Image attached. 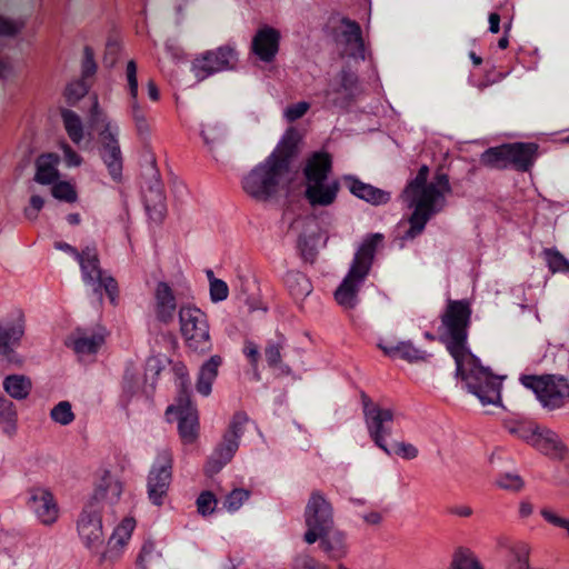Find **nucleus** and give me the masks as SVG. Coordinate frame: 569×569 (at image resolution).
I'll list each match as a JSON object with an SVG mask.
<instances>
[{"label": "nucleus", "instance_id": "obj_1", "mask_svg": "<svg viewBox=\"0 0 569 569\" xmlns=\"http://www.w3.org/2000/svg\"><path fill=\"white\" fill-rule=\"evenodd\" d=\"M471 315V305L467 299H449L440 317L441 326L446 329L442 341L455 360L456 377L465 382L467 390L483 406L496 405L500 400L501 380L489 368L483 367L468 347Z\"/></svg>", "mask_w": 569, "mask_h": 569}, {"label": "nucleus", "instance_id": "obj_2", "mask_svg": "<svg viewBox=\"0 0 569 569\" xmlns=\"http://www.w3.org/2000/svg\"><path fill=\"white\" fill-rule=\"evenodd\" d=\"M299 140L295 129L287 130L274 150L242 179L244 192L261 202L277 196L298 153Z\"/></svg>", "mask_w": 569, "mask_h": 569}, {"label": "nucleus", "instance_id": "obj_3", "mask_svg": "<svg viewBox=\"0 0 569 569\" xmlns=\"http://www.w3.org/2000/svg\"><path fill=\"white\" fill-rule=\"evenodd\" d=\"M429 168L423 164L416 177L408 182L403 190L405 201L413 211L409 217V229L403 239H415L420 236L429 220L443 211L447 200L438 190L436 183L428 182Z\"/></svg>", "mask_w": 569, "mask_h": 569}, {"label": "nucleus", "instance_id": "obj_4", "mask_svg": "<svg viewBox=\"0 0 569 569\" xmlns=\"http://www.w3.org/2000/svg\"><path fill=\"white\" fill-rule=\"evenodd\" d=\"M383 241L381 233L368 236L356 251L347 276L335 291L336 301L346 309L358 303V293L370 272L378 247Z\"/></svg>", "mask_w": 569, "mask_h": 569}, {"label": "nucleus", "instance_id": "obj_5", "mask_svg": "<svg viewBox=\"0 0 569 569\" xmlns=\"http://www.w3.org/2000/svg\"><path fill=\"white\" fill-rule=\"evenodd\" d=\"M181 336L189 350L203 355L212 349L207 315L196 306H181L179 310Z\"/></svg>", "mask_w": 569, "mask_h": 569}, {"label": "nucleus", "instance_id": "obj_6", "mask_svg": "<svg viewBox=\"0 0 569 569\" xmlns=\"http://www.w3.org/2000/svg\"><path fill=\"white\" fill-rule=\"evenodd\" d=\"M248 421L249 417L244 411L234 412L228 429L222 436L221 442L217 445L207 460L204 466V473L207 476L212 477L217 475L232 460L239 449L240 439L244 433Z\"/></svg>", "mask_w": 569, "mask_h": 569}, {"label": "nucleus", "instance_id": "obj_7", "mask_svg": "<svg viewBox=\"0 0 569 569\" xmlns=\"http://www.w3.org/2000/svg\"><path fill=\"white\" fill-rule=\"evenodd\" d=\"M77 261L80 266L83 283L92 288L97 300L102 301L104 291L110 302L114 305L119 293L118 282L113 277L104 274L100 268L97 249L94 247H86L82 249Z\"/></svg>", "mask_w": 569, "mask_h": 569}, {"label": "nucleus", "instance_id": "obj_8", "mask_svg": "<svg viewBox=\"0 0 569 569\" xmlns=\"http://www.w3.org/2000/svg\"><path fill=\"white\" fill-rule=\"evenodd\" d=\"M520 382L536 395L543 408L556 410L569 402V381L556 375H522Z\"/></svg>", "mask_w": 569, "mask_h": 569}, {"label": "nucleus", "instance_id": "obj_9", "mask_svg": "<svg viewBox=\"0 0 569 569\" xmlns=\"http://www.w3.org/2000/svg\"><path fill=\"white\" fill-rule=\"evenodd\" d=\"M303 517L307 528L303 540L308 545H313L320 537L327 533L329 529H333L332 506L318 490L311 492L305 508Z\"/></svg>", "mask_w": 569, "mask_h": 569}, {"label": "nucleus", "instance_id": "obj_10", "mask_svg": "<svg viewBox=\"0 0 569 569\" xmlns=\"http://www.w3.org/2000/svg\"><path fill=\"white\" fill-rule=\"evenodd\" d=\"M173 456L171 450L158 451L147 477V493L150 502L157 507L163 505L172 480Z\"/></svg>", "mask_w": 569, "mask_h": 569}, {"label": "nucleus", "instance_id": "obj_11", "mask_svg": "<svg viewBox=\"0 0 569 569\" xmlns=\"http://www.w3.org/2000/svg\"><path fill=\"white\" fill-rule=\"evenodd\" d=\"M361 402L368 433L381 450L388 445L387 437L392 433L393 411L381 408L368 395L361 392Z\"/></svg>", "mask_w": 569, "mask_h": 569}, {"label": "nucleus", "instance_id": "obj_12", "mask_svg": "<svg viewBox=\"0 0 569 569\" xmlns=\"http://www.w3.org/2000/svg\"><path fill=\"white\" fill-rule=\"evenodd\" d=\"M77 531L83 546L91 553H98L104 540L102 507L94 501H88L78 517Z\"/></svg>", "mask_w": 569, "mask_h": 569}, {"label": "nucleus", "instance_id": "obj_13", "mask_svg": "<svg viewBox=\"0 0 569 569\" xmlns=\"http://www.w3.org/2000/svg\"><path fill=\"white\" fill-rule=\"evenodd\" d=\"M358 94V76L349 68L343 67L340 72L328 81L323 91L326 102L340 109L348 108Z\"/></svg>", "mask_w": 569, "mask_h": 569}, {"label": "nucleus", "instance_id": "obj_14", "mask_svg": "<svg viewBox=\"0 0 569 569\" xmlns=\"http://www.w3.org/2000/svg\"><path fill=\"white\" fill-rule=\"evenodd\" d=\"M118 127L112 128L108 122L99 132L100 157L106 164L111 179L119 182L122 178V153L118 141Z\"/></svg>", "mask_w": 569, "mask_h": 569}, {"label": "nucleus", "instance_id": "obj_15", "mask_svg": "<svg viewBox=\"0 0 569 569\" xmlns=\"http://www.w3.org/2000/svg\"><path fill=\"white\" fill-rule=\"evenodd\" d=\"M237 61V52L229 46L204 52L194 59L192 69L198 79H206L216 72L230 70Z\"/></svg>", "mask_w": 569, "mask_h": 569}, {"label": "nucleus", "instance_id": "obj_16", "mask_svg": "<svg viewBox=\"0 0 569 569\" xmlns=\"http://www.w3.org/2000/svg\"><path fill=\"white\" fill-rule=\"evenodd\" d=\"M174 412L178 419L179 436L184 445L193 443L199 436V419L197 409L187 395H181L178 405L169 406L167 415Z\"/></svg>", "mask_w": 569, "mask_h": 569}, {"label": "nucleus", "instance_id": "obj_17", "mask_svg": "<svg viewBox=\"0 0 569 569\" xmlns=\"http://www.w3.org/2000/svg\"><path fill=\"white\" fill-rule=\"evenodd\" d=\"M136 527V520L131 517L124 518L113 530L107 542L106 550L99 555V565L104 567L117 561L131 538Z\"/></svg>", "mask_w": 569, "mask_h": 569}, {"label": "nucleus", "instance_id": "obj_18", "mask_svg": "<svg viewBox=\"0 0 569 569\" xmlns=\"http://www.w3.org/2000/svg\"><path fill=\"white\" fill-rule=\"evenodd\" d=\"M136 527V520L131 517L124 518L113 530L107 542L106 550L99 555V565L104 567L117 561L131 538Z\"/></svg>", "mask_w": 569, "mask_h": 569}, {"label": "nucleus", "instance_id": "obj_19", "mask_svg": "<svg viewBox=\"0 0 569 569\" xmlns=\"http://www.w3.org/2000/svg\"><path fill=\"white\" fill-rule=\"evenodd\" d=\"M24 327V315L21 310H16L0 320V353L2 356L9 357L20 345Z\"/></svg>", "mask_w": 569, "mask_h": 569}, {"label": "nucleus", "instance_id": "obj_20", "mask_svg": "<svg viewBox=\"0 0 569 569\" xmlns=\"http://www.w3.org/2000/svg\"><path fill=\"white\" fill-rule=\"evenodd\" d=\"M280 32L270 26L259 28L252 38L251 51L259 60L272 62L279 51Z\"/></svg>", "mask_w": 569, "mask_h": 569}, {"label": "nucleus", "instance_id": "obj_21", "mask_svg": "<svg viewBox=\"0 0 569 569\" xmlns=\"http://www.w3.org/2000/svg\"><path fill=\"white\" fill-rule=\"evenodd\" d=\"M510 168L518 172H530L539 157L536 142H507Z\"/></svg>", "mask_w": 569, "mask_h": 569}, {"label": "nucleus", "instance_id": "obj_22", "mask_svg": "<svg viewBox=\"0 0 569 569\" xmlns=\"http://www.w3.org/2000/svg\"><path fill=\"white\" fill-rule=\"evenodd\" d=\"M303 186V197L312 208L331 206L337 200L340 190V182L337 179L305 183Z\"/></svg>", "mask_w": 569, "mask_h": 569}, {"label": "nucleus", "instance_id": "obj_23", "mask_svg": "<svg viewBox=\"0 0 569 569\" xmlns=\"http://www.w3.org/2000/svg\"><path fill=\"white\" fill-rule=\"evenodd\" d=\"M152 179L143 192L144 208L151 220L161 222L166 213L163 184L159 179L158 171L152 168Z\"/></svg>", "mask_w": 569, "mask_h": 569}, {"label": "nucleus", "instance_id": "obj_24", "mask_svg": "<svg viewBox=\"0 0 569 569\" xmlns=\"http://www.w3.org/2000/svg\"><path fill=\"white\" fill-rule=\"evenodd\" d=\"M29 508L43 525H52L58 518V506L51 492L46 489L36 488L30 491L28 499Z\"/></svg>", "mask_w": 569, "mask_h": 569}, {"label": "nucleus", "instance_id": "obj_25", "mask_svg": "<svg viewBox=\"0 0 569 569\" xmlns=\"http://www.w3.org/2000/svg\"><path fill=\"white\" fill-rule=\"evenodd\" d=\"M332 171V157L326 151L312 152L306 160L302 169L303 184L325 182Z\"/></svg>", "mask_w": 569, "mask_h": 569}, {"label": "nucleus", "instance_id": "obj_26", "mask_svg": "<svg viewBox=\"0 0 569 569\" xmlns=\"http://www.w3.org/2000/svg\"><path fill=\"white\" fill-rule=\"evenodd\" d=\"M342 180L355 197L373 206L386 204L391 199L389 192L366 183L352 174L343 176Z\"/></svg>", "mask_w": 569, "mask_h": 569}, {"label": "nucleus", "instance_id": "obj_27", "mask_svg": "<svg viewBox=\"0 0 569 569\" xmlns=\"http://www.w3.org/2000/svg\"><path fill=\"white\" fill-rule=\"evenodd\" d=\"M121 493V482L110 471H103L89 501H94L101 507L102 502H106L111 508H114L120 500Z\"/></svg>", "mask_w": 569, "mask_h": 569}, {"label": "nucleus", "instance_id": "obj_28", "mask_svg": "<svg viewBox=\"0 0 569 569\" xmlns=\"http://www.w3.org/2000/svg\"><path fill=\"white\" fill-rule=\"evenodd\" d=\"M129 93L132 99L131 117L134 121L138 134L143 137L149 133V124L146 114L139 106L138 98V79H137V64L133 60L128 61L126 69Z\"/></svg>", "mask_w": 569, "mask_h": 569}, {"label": "nucleus", "instance_id": "obj_29", "mask_svg": "<svg viewBox=\"0 0 569 569\" xmlns=\"http://www.w3.org/2000/svg\"><path fill=\"white\" fill-rule=\"evenodd\" d=\"M318 541L320 549L330 560H341L349 552L348 536L341 530L329 529Z\"/></svg>", "mask_w": 569, "mask_h": 569}, {"label": "nucleus", "instance_id": "obj_30", "mask_svg": "<svg viewBox=\"0 0 569 569\" xmlns=\"http://www.w3.org/2000/svg\"><path fill=\"white\" fill-rule=\"evenodd\" d=\"M341 24L343 26L341 36L348 48L349 56L355 59L365 60L366 50L360 24L347 17L341 19Z\"/></svg>", "mask_w": 569, "mask_h": 569}, {"label": "nucleus", "instance_id": "obj_31", "mask_svg": "<svg viewBox=\"0 0 569 569\" xmlns=\"http://www.w3.org/2000/svg\"><path fill=\"white\" fill-rule=\"evenodd\" d=\"M156 313L159 321L169 323L173 320L177 309L176 297L167 282H159L154 292Z\"/></svg>", "mask_w": 569, "mask_h": 569}, {"label": "nucleus", "instance_id": "obj_32", "mask_svg": "<svg viewBox=\"0 0 569 569\" xmlns=\"http://www.w3.org/2000/svg\"><path fill=\"white\" fill-rule=\"evenodd\" d=\"M222 365V358L218 355L211 356L200 367L196 383L197 391L207 397L211 393L212 383L216 380L219 367Z\"/></svg>", "mask_w": 569, "mask_h": 569}, {"label": "nucleus", "instance_id": "obj_33", "mask_svg": "<svg viewBox=\"0 0 569 569\" xmlns=\"http://www.w3.org/2000/svg\"><path fill=\"white\" fill-rule=\"evenodd\" d=\"M537 450L547 456L560 458L563 455L565 446L558 435L550 429L540 427L532 443Z\"/></svg>", "mask_w": 569, "mask_h": 569}, {"label": "nucleus", "instance_id": "obj_34", "mask_svg": "<svg viewBox=\"0 0 569 569\" xmlns=\"http://www.w3.org/2000/svg\"><path fill=\"white\" fill-rule=\"evenodd\" d=\"M59 157L52 153L41 154L36 161L34 180L40 184H50L59 177L57 166Z\"/></svg>", "mask_w": 569, "mask_h": 569}, {"label": "nucleus", "instance_id": "obj_35", "mask_svg": "<svg viewBox=\"0 0 569 569\" xmlns=\"http://www.w3.org/2000/svg\"><path fill=\"white\" fill-rule=\"evenodd\" d=\"M286 346V338L278 333L276 339L267 341L264 348V357L268 366L272 369H279L282 373H289L290 367L282 363L281 351Z\"/></svg>", "mask_w": 569, "mask_h": 569}, {"label": "nucleus", "instance_id": "obj_36", "mask_svg": "<svg viewBox=\"0 0 569 569\" xmlns=\"http://www.w3.org/2000/svg\"><path fill=\"white\" fill-rule=\"evenodd\" d=\"M480 162L482 166L497 169L506 170L510 168L508 143H502L496 147L486 149L480 156Z\"/></svg>", "mask_w": 569, "mask_h": 569}, {"label": "nucleus", "instance_id": "obj_37", "mask_svg": "<svg viewBox=\"0 0 569 569\" xmlns=\"http://www.w3.org/2000/svg\"><path fill=\"white\" fill-rule=\"evenodd\" d=\"M379 348L386 356H399L408 362L425 360L426 358V351L416 348L410 341H401L396 346L379 345Z\"/></svg>", "mask_w": 569, "mask_h": 569}, {"label": "nucleus", "instance_id": "obj_38", "mask_svg": "<svg viewBox=\"0 0 569 569\" xmlns=\"http://www.w3.org/2000/svg\"><path fill=\"white\" fill-rule=\"evenodd\" d=\"M284 284L295 299H303L312 291L310 280L300 271H288L284 276Z\"/></svg>", "mask_w": 569, "mask_h": 569}, {"label": "nucleus", "instance_id": "obj_39", "mask_svg": "<svg viewBox=\"0 0 569 569\" xmlns=\"http://www.w3.org/2000/svg\"><path fill=\"white\" fill-rule=\"evenodd\" d=\"M2 385L4 391L16 400L26 399L32 389L30 378L23 375H9L4 378Z\"/></svg>", "mask_w": 569, "mask_h": 569}, {"label": "nucleus", "instance_id": "obj_40", "mask_svg": "<svg viewBox=\"0 0 569 569\" xmlns=\"http://www.w3.org/2000/svg\"><path fill=\"white\" fill-rule=\"evenodd\" d=\"M103 338L100 335H87L81 330L77 331V336L71 341V347L76 353L92 355L98 351Z\"/></svg>", "mask_w": 569, "mask_h": 569}, {"label": "nucleus", "instance_id": "obj_41", "mask_svg": "<svg viewBox=\"0 0 569 569\" xmlns=\"http://www.w3.org/2000/svg\"><path fill=\"white\" fill-rule=\"evenodd\" d=\"M18 413L16 406L11 400L0 393V423L3 426V432L11 436L17 430Z\"/></svg>", "mask_w": 569, "mask_h": 569}, {"label": "nucleus", "instance_id": "obj_42", "mask_svg": "<svg viewBox=\"0 0 569 569\" xmlns=\"http://www.w3.org/2000/svg\"><path fill=\"white\" fill-rule=\"evenodd\" d=\"M61 116L69 138L72 142L79 144L83 139V127L80 117L69 109H64Z\"/></svg>", "mask_w": 569, "mask_h": 569}, {"label": "nucleus", "instance_id": "obj_43", "mask_svg": "<svg viewBox=\"0 0 569 569\" xmlns=\"http://www.w3.org/2000/svg\"><path fill=\"white\" fill-rule=\"evenodd\" d=\"M542 254L552 273H569V261L558 249L546 248Z\"/></svg>", "mask_w": 569, "mask_h": 569}, {"label": "nucleus", "instance_id": "obj_44", "mask_svg": "<svg viewBox=\"0 0 569 569\" xmlns=\"http://www.w3.org/2000/svg\"><path fill=\"white\" fill-rule=\"evenodd\" d=\"M508 431L532 446L540 426L532 422L512 421L506 425Z\"/></svg>", "mask_w": 569, "mask_h": 569}, {"label": "nucleus", "instance_id": "obj_45", "mask_svg": "<svg viewBox=\"0 0 569 569\" xmlns=\"http://www.w3.org/2000/svg\"><path fill=\"white\" fill-rule=\"evenodd\" d=\"M23 23H16L14 21L0 16V36L2 37H16L21 29ZM9 71V64L0 58V78H4Z\"/></svg>", "mask_w": 569, "mask_h": 569}, {"label": "nucleus", "instance_id": "obj_46", "mask_svg": "<svg viewBox=\"0 0 569 569\" xmlns=\"http://www.w3.org/2000/svg\"><path fill=\"white\" fill-rule=\"evenodd\" d=\"M388 456H399L406 460L418 457L419 450L416 446L407 442L392 441L382 449Z\"/></svg>", "mask_w": 569, "mask_h": 569}, {"label": "nucleus", "instance_id": "obj_47", "mask_svg": "<svg viewBox=\"0 0 569 569\" xmlns=\"http://www.w3.org/2000/svg\"><path fill=\"white\" fill-rule=\"evenodd\" d=\"M450 569H481V567L468 549L459 548L455 552Z\"/></svg>", "mask_w": 569, "mask_h": 569}, {"label": "nucleus", "instance_id": "obj_48", "mask_svg": "<svg viewBox=\"0 0 569 569\" xmlns=\"http://www.w3.org/2000/svg\"><path fill=\"white\" fill-rule=\"evenodd\" d=\"M51 419L61 426H68L74 420V413L69 401H60L50 412Z\"/></svg>", "mask_w": 569, "mask_h": 569}, {"label": "nucleus", "instance_id": "obj_49", "mask_svg": "<svg viewBox=\"0 0 569 569\" xmlns=\"http://www.w3.org/2000/svg\"><path fill=\"white\" fill-rule=\"evenodd\" d=\"M196 505H197V511L202 517H208L216 511L218 500L213 492H211L209 490H204L198 496V498L196 500Z\"/></svg>", "mask_w": 569, "mask_h": 569}, {"label": "nucleus", "instance_id": "obj_50", "mask_svg": "<svg viewBox=\"0 0 569 569\" xmlns=\"http://www.w3.org/2000/svg\"><path fill=\"white\" fill-rule=\"evenodd\" d=\"M90 89L87 79L81 78L70 82L66 88V97L69 103H74L83 98Z\"/></svg>", "mask_w": 569, "mask_h": 569}, {"label": "nucleus", "instance_id": "obj_51", "mask_svg": "<svg viewBox=\"0 0 569 569\" xmlns=\"http://www.w3.org/2000/svg\"><path fill=\"white\" fill-rule=\"evenodd\" d=\"M123 392L128 397H132L140 389L139 373L132 366H127L123 373L122 382Z\"/></svg>", "mask_w": 569, "mask_h": 569}, {"label": "nucleus", "instance_id": "obj_52", "mask_svg": "<svg viewBox=\"0 0 569 569\" xmlns=\"http://www.w3.org/2000/svg\"><path fill=\"white\" fill-rule=\"evenodd\" d=\"M52 196L61 201L74 202L77 200V192L74 188L67 181H60L52 186Z\"/></svg>", "mask_w": 569, "mask_h": 569}, {"label": "nucleus", "instance_id": "obj_53", "mask_svg": "<svg viewBox=\"0 0 569 569\" xmlns=\"http://www.w3.org/2000/svg\"><path fill=\"white\" fill-rule=\"evenodd\" d=\"M250 497V492L242 488L233 489L224 499L223 506L228 511H237L246 500Z\"/></svg>", "mask_w": 569, "mask_h": 569}, {"label": "nucleus", "instance_id": "obj_54", "mask_svg": "<svg viewBox=\"0 0 569 569\" xmlns=\"http://www.w3.org/2000/svg\"><path fill=\"white\" fill-rule=\"evenodd\" d=\"M97 63L94 61L93 50L86 46L83 49V58L81 62V78L89 79L92 78L97 72Z\"/></svg>", "mask_w": 569, "mask_h": 569}, {"label": "nucleus", "instance_id": "obj_55", "mask_svg": "<svg viewBox=\"0 0 569 569\" xmlns=\"http://www.w3.org/2000/svg\"><path fill=\"white\" fill-rule=\"evenodd\" d=\"M497 483L500 488L511 491H519L525 486L520 476L509 472L501 475L498 478Z\"/></svg>", "mask_w": 569, "mask_h": 569}, {"label": "nucleus", "instance_id": "obj_56", "mask_svg": "<svg viewBox=\"0 0 569 569\" xmlns=\"http://www.w3.org/2000/svg\"><path fill=\"white\" fill-rule=\"evenodd\" d=\"M210 299L212 302H220L228 298L229 287L226 281L221 279H212L210 281Z\"/></svg>", "mask_w": 569, "mask_h": 569}, {"label": "nucleus", "instance_id": "obj_57", "mask_svg": "<svg viewBox=\"0 0 569 569\" xmlns=\"http://www.w3.org/2000/svg\"><path fill=\"white\" fill-rule=\"evenodd\" d=\"M295 569H330L310 555H299L295 560Z\"/></svg>", "mask_w": 569, "mask_h": 569}, {"label": "nucleus", "instance_id": "obj_58", "mask_svg": "<svg viewBox=\"0 0 569 569\" xmlns=\"http://www.w3.org/2000/svg\"><path fill=\"white\" fill-rule=\"evenodd\" d=\"M309 110V103L308 102H298L295 104L289 106L286 109V117L288 121L293 122L300 118H302L307 111Z\"/></svg>", "mask_w": 569, "mask_h": 569}, {"label": "nucleus", "instance_id": "obj_59", "mask_svg": "<svg viewBox=\"0 0 569 569\" xmlns=\"http://www.w3.org/2000/svg\"><path fill=\"white\" fill-rule=\"evenodd\" d=\"M540 513L547 522L551 523L552 526L566 529L568 532V536H569V520L568 519L553 513L551 510H549L547 508H543L540 511Z\"/></svg>", "mask_w": 569, "mask_h": 569}, {"label": "nucleus", "instance_id": "obj_60", "mask_svg": "<svg viewBox=\"0 0 569 569\" xmlns=\"http://www.w3.org/2000/svg\"><path fill=\"white\" fill-rule=\"evenodd\" d=\"M154 547L152 542H146L141 547V550L137 557L136 566L137 569H148L147 562L149 561V558L152 557Z\"/></svg>", "mask_w": 569, "mask_h": 569}, {"label": "nucleus", "instance_id": "obj_61", "mask_svg": "<svg viewBox=\"0 0 569 569\" xmlns=\"http://www.w3.org/2000/svg\"><path fill=\"white\" fill-rule=\"evenodd\" d=\"M243 353L247 357V359L249 360V363L252 367V369L258 370V362H259L260 353H259L257 345L252 341H246L244 347H243Z\"/></svg>", "mask_w": 569, "mask_h": 569}, {"label": "nucleus", "instance_id": "obj_62", "mask_svg": "<svg viewBox=\"0 0 569 569\" xmlns=\"http://www.w3.org/2000/svg\"><path fill=\"white\" fill-rule=\"evenodd\" d=\"M431 183H436L438 190L442 192V196L445 198L446 194H449L452 191L449 177L445 172L437 171Z\"/></svg>", "mask_w": 569, "mask_h": 569}, {"label": "nucleus", "instance_id": "obj_63", "mask_svg": "<svg viewBox=\"0 0 569 569\" xmlns=\"http://www.w3.org/2000/svg\"><path fill=\"white\" fill-rule=\"evenodd\" d=\"M63 156L68 167H78L82 162L81 156L68 144L63 146Z\"/></svg>", "mask_w": 569, "mask_h": 569}, {"label": "nucleus", "instance_id": "obj_64", "mask_svg": "<svg viewBox=\"0 0 569 569\" xmlns=\"http://www.w3.org/2000/svg\"><path fill=\"white\" fill-rule=\"evenodd\" d=\"M53 247L57 250H60V251H63V252L70 254L71 257L74 258V260H78L80 258L81 252H79L77 250V248H74L73 246H71L64 241H56Z\"/></svg>", "mask_w": 569, "mask_h": 569}]
</instances>
